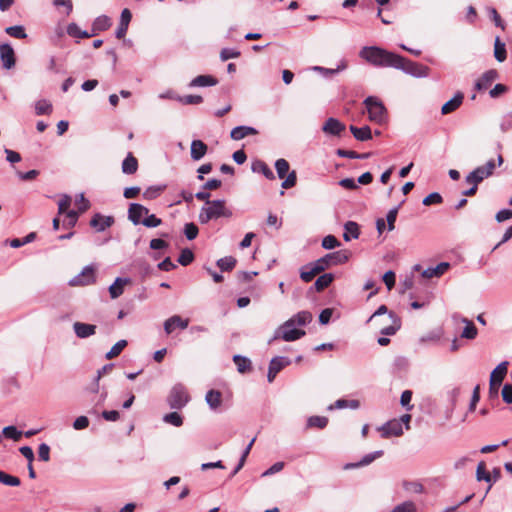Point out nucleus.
<instances>
[{"label": "nucleus", "instance_id": "23", "mask_svg": "<svg viewBox=\"0 0 512 512\" xmlns=\"http://www.w3.org/2000/svg\"><path fill=\"white\" fill-rule=\"evenodd\" d=\"M207 145L202 140H193L190 147V155L194 161L202 159L207 152Z\"/></svg>", "mask_w": 512, "mask_h": 512}, {"label": "nucleus", "instance_id": "5", "mask_svg": "<svg viewBox=\"0 0 512 512\" xmlns=\"http://www.w3.org/2000/svg\"><path fill=\"white\" fill-rule=\"evenodd\" d=\"M364 105L370 121L381 124L386 120V108L378 98L369 96L364 100Z\"/></svg>", "mask_w": 512, "mask_h": 512}, {"label": "nucleus", "instance_id": "43", "mask_svg": "<svg viewBox=\"0 0 512 512\" xmlns=\"http://www.w3.org/2000/svg\"><path fill=\"white\" fill-rule=\"evenodd\" d=\"M463 322L466 324L464 327L461 337L472 340L475 339L477 336V328L473 324V322L469 321L468 319L464 318Z\"/></svg>", "mask_w": 512, "mask_h": 512}, {"label": "nucleus", "instance_id": "31", "mask_svg": "<svg viewBox=\"0 0 512 512\" xmlns=\"http://www.w3.org/2000/svg\"><path fill=\"white\" fill-rule=\"evenodd\" d=\"M138 169V161L137 159L132 155V153H128L126 158L122 162V172L124 174H134Z\"/></svg>", "mask_w": 512, "mask_h": 512}, {"label": "nucleus", "instance_id": "57", "mask_svg": "<svg viewBox=\"0 0 512 512\" xmlns=\"http://www.w3.org/2000/svg\"><path fill=\"white\" fill-rule=\"evenodd\" d=\"M346 67H347L346 63L341 62V64L336 69H329V68H324V67H320V66H315V67H313V70L319 71L325 76H332V75L338 73L339 71L344 70Z\"/></svg>", "mask_w": 512, "mask_h": 512}, {"label": "nucleus", "instance_id": "38", "mask_svg": "<svg viewBox=\"0 0 512 512\" xmlns=\"http://www.w3.org/2000/svg\"><path fill=\"white\" fill-rule=\"evenodd\" d=\"M485 178L487 177L484 174L483 170L477 167L465 177V182L468 184H475V186H478V184L481 183Z\"/></svg>", "mask_w": 512, "mask_h": 512}, {"label": "nucleus", "instance_id": "2", "mask_svg": "<svg viewBox=\"0 0 512 512\" xmlns=\"http://www.w3.org/2000/svg\"><path fill=\"white\" fill-rule=\"evenodd\" d=\"M233 212L226 206V201L223 199H217L212 201H207L199 212V222L201 224H207L211 220H216L218 218H230L232 217Z\"/></svg>", "mask_w": 512, "mask_h": 512}, {"label": "nucleus", "instance_id": "12", "mask_svg": "<svg viewBox=\"0 0 512 512\" xmlns=\"http://www.w3.org/2000/svg\"><path fill=\"white\" fill-rule=\"evenodd\" d=\"M345 129V124L333 117L328 118L322 127L325 134L332 136H340Z\"/></svg>", "mask_w": 512, "mask_h": 512}, {"label": "nucleus", "instance_id": "41", "mask_svg": "<svg viewBox=\"0 0 512 512\" xmlns=\"http://www.w3.org/2000/svg\"><path fill=\"white\" fill-rule=\"evenodd\" d=\"M476 478L478 481L492 482V476L486 472L484 462H480L476 469ZM492 484L488 486L487 492L491 489Z\"/></svg>", "mask_w": 512, "mask_h": 512}, {"label": "nucleus", "instance_id": "62", "mask_svg": "<svg viewBox=\"0 0 512 512\" xmlns=\"http://www.w3.org/2000/svg\"><path fill=\"white\" fill-rule=\"evenodd\" d=\"M145 216L146 217L142 220V224L148 228L158 227L162 223V220L154 214H147Z\"/></svg>", "mask_w": 512, "mask_h": 512}, {"label": "nucleus", "instance_id": "26", "mask_svg": "<svg viewBox=\"0 0 512 512\" xmlns=\"http://www.w3.org/2000/svg\"><path fill=\"white\" fill-rule=\"evenodd\" d=\"M450 267L448 262H441L436 267H429L422 272V276L424 278L430 279L433 277H440L443 275Z\"/></svg>", "mask_w": 512, "mask_h": 512}, {"label": "nucleus", "instance_id": "27", "mask_svg": "<svg viewBox=\"0 0 512 512\" xmlns=\"http://www.w3.org/2000/svg\"><path fill=\"white\" fill-rule=\"evenodd\" d=\"M251 170L254 173L263 174L269 180H274L275 179V175H274L273 171L262 160H255L254 162H252Z\"/></svg>", "mask_w": 512, "mask_h": 512}, {"label": "nucleus", "instance_id": "50", "mask_svg": "<svg viewBox=\"0 0 512 512\" xmlns=\"http://www.w3.org/2000/svg\"><path fill=\"white\" fill-rule=\"evenodd\" d=\"M0 482L4 485L12 487L19 486L21 483L18 477L9 475L4 471H0Z\"/></svg>", "mask_w": 512, "mask_h": 512}, {"label": "nucleus", "instance_id": "49", "mask_svg": "<svg viewBox=\"0 0 512 512\" xmlns=\"http://www.w3.org/2000/svg\"><path fill=\"white\" fill-rule=\"evenodd\" d=\"M35 112L37 115L50 114L52 112V104L47 100H39L35 104Z\"/></svg>", "mask_w": 512, "mask_h": 512}, {"label": "nucleus", "instance_id": "45", "mask_svg": "<svg viewBox=\"0 0 512 512\" xmlns=\"http://www.w3.org/2000/svg\"><path fill=\"white\" fill-rule=\"evenodd\" d=\"M275 169L280 179H284L290 170V165L286 159L280 158L275 162Z\"/></svg>", "mask_w": 512, "mask_h": 512}, {"label": "nucleus", "instance_id": "19", "mask_svg": "<svg viewBox=\"0 0 512 512\" xmlns=\"http://www.w3.org/2000/svg\"><path fill=\"white\" fill-rule=\"evenodd\" d=\"M464 95L462 92H457L452 99L443 104L441 113L443 115L450 114L456 111L463 103Z\"/></svg>", "mask_w": 512, "mask_h": 512}, {"label": "nucleus", "instance_id": "42", "mask_svg": "<svg viewBox=\"0 0 512 512\" xmlns=\"http://www.w3.org/2000/svg\"><path fill=\"white\" fill-rule=\"evenodd\" d=\"M328 424V418L324 416H311L307 420L308 428H319L323 429Z\"/></svg>", "mask_w": 512, "mask_h": 512}, {"label": "nucleus", "instance_id": "17", "mask_svg": "<svg viewBox=\"0 0 512 512\" xmlns=\"http://www.w3.org/2000/svg\"><path fill=\"white\" fill-rule=\"evenodd\" d=\"M131 18L132 14L130 10L127 8L123 9L120 16L119 26L115 31L116 38L122 39L126 35Z\"/></svg>", "mask_w": 512, "mask_h": 512}, {"label": "nucleus", "instance_id": "24", "mask_svg": "<svg viewBox=\"0 0 512 512\" xmlns=\"http://www.w3.org/2000/svg\"><path fill=\"white\" fill-rule=\"evenodd\" d=\"M258 131L250 126H237L234 127L230 132V137L235 140H241L250 135H256Z\"/></svg>", "mask_w": 512, "mask_h": 512}, {"label": "nucleus", "instance_id": "9", "mask_svg": "<svg viewBox=\"0 0 512 512\" xmlns=\"http://www.w3.org/2000/svg\"><path fill=\"white\" fill-rule=\"evenodd\" d=\"M498 78H499V73L496 69L487 70L475 81L474 89L477 91H485Z\"/></svg>", "mask_w": 512, "mask_h": 512}, {"label": "nucleus", "instance_id": "14", "mask_svg": "<svg viewBox=\"0 0 512 512\" xmlns=\"http://www.w3.org/2000/svg\"><path fill=\"white\" fill-rule=\"evenodd\" d=\"M149 210L138 203H131L128 209V219L134 224L138 225L142 223V216L147 215Z\"/></svg>", "mask_w": 512, "mask_h": 512}, {"label": "nucleus", "instance_id": "30", "mask_svg": "<svg viewBox=\"0 0 512 512\" xmlns=\"http://www.w3.org/2000/svg\"><path fill=\"white\" fill-rule=\"evenodd\" d=\"M111 26V20L108 16L102 15L97 17L92 24V33L97 35L101 31L107 30Z\"/></svg>", "mask_w": 512, "mask_h": 512}, {"label": "nucleus", "instance_id": "46", "mask_svg": "<svg viewBox=\"0 0 512 512\" xmlns=\"http://www.w3.org/2000/svg\"><path fill=\"white\" fill-rule=\"evenodd\" d=\"M127 341L126 340H119L118 342H116L112 348L106 353V358L107 359H113L115 357H117L118 355H120V353L123 351V349L127 346Z\"/></svg>", "mask_w": 512, "mask_h": 512}, {"label": "nucleus", "instance_id": "4", "mask_svg": "<svg viewBox=\"0 0 512 512\" xmlns=\"http://www.w3.org/2000/svg\"><path fill=\"white\" fill-rule=\"evenodd\" d=\"M189 401L187 388L182 383L175 384L167 397V403L171 409H182Z\"/></svg>", "mask_w": 512, "mask_h": 512}, {"label": "nucleus", "instance_id": "37", "mask_svg": "<svg viewBox=\"0 0 512 512\" xmlns=\"http://www.w3.org/2000/svg\"><path fill=\"white\" fill-rule=\"evenodd\" d=\"M494 57L498 62H504L507 58L505 43L499 37H496L494 43Z\"/></svg>", "mask_w": 512, "mask_h": 512}, {"label": "nucleus", "instance_id": "39", "mask_svg": "<svg viewBox=\"0 0 512 512\" xmlns=\"http://www.w3.org/2000/svg\"><path fill=\"white\" fill-rule=\"evenodd\" d=\"M360 403L358 400H346V399H338L334 402V404L330 405L328 407L329 410L333 409H343V408H351V409H357L359 408Z\"/></svg>", "mask_w": 512, "mask_h": 512}, {"label": "nucleus", "instance_id": "51", "mask_svg": "<svg viewBox=\"0 0 512 512\" xmlns=\"http://www.w3.org/2000/svg\"><path fill=\"white\" fill-rule=\"evenodd\" d=\"M177 101L183 105H197L203 102V98L200 95H185L177 98Z\"/></svg>", "mask_w": 512, "mask_h": 512}, {"label": "nucleus", "instance_id": "59", "mask_svg": "<svg viewBox=\"0 0 512 512\" xmlns=\"http://www.w3.org/2000/svg\"><path fill=\"white\" fill-rule=\"evenodd\" d=\"M199 233L198 227L194 223H186L184 226V234L188 240H193Z\"/></svg>", "mask_w": 512, "mask_h": 512}, {"label": "nucleus", "instance_id": "13", "mask_svg": "<svg viewBox=\"0 0 512 512\" xmlns=\"http://www.w3.org/2000/svg\"><path fill=\"white\" fill-rule=\"evenodd\" d=\"M114 223L112 216H103L100 213H96L90 220V226L97 232H103Z\"/></svg>", "mask_w": 512, "mask_h": 512}, {"label": "nucleus", "instance_id": "63", "mask_svg": "<svg viewBox=\"0 0 512 512\" xmlns=\"http://www.w3.org/2000/svg\"><path fill=\"white\" fill-rule=\"evenodd\" d=\"M443 198L438 192L430 193L428 196H426L422 203L425 206H430L432 204H440L442 203Z\"/></svg>", "mask_w": 512, "mask_h": 512}, {"label": "nucleus", "instance_id": "29", "mask_svg": "<svg viewBox=\"0 0 512 512\" xmlns=\"http://www.w3.org/2000/svg\"><path fill=\"white\" fill-rule=\"evenodd\" d=\"M350 131L358 141H367L372 139V132L369 126L358 128L354 125L350 126Z\"/></svg>", "mask_w": 512, "mask_h": 512}, {"label": "nucleus", "instance_id": "21", "mask_svg": "<svg viewBox=\"0 0 512 512\" xmlns=\"http://www.w3.org/2000/svg\"><path fill=\"white\" fill-rule=\"evenodd\" d=\"M388 318L390 320V324L385 327H382L380 329V333L382 335L391 336V335H394L400 329L401 320L394 312H389Z\"/></svg>", "mask_w": 512, "mask_h": 512}, {"label": "nucleus", "instance_id": "36", "mask_svg": "<svg viewBox=\"0 0 512 512\" xmlns=\"http://www.w3.org/2000/svg\"><path fill=\"white\" fill-rule=\"evenodd\" d=\"M67 34L74 38H90L93 35V33H89L85 30H82L76 23H70L67 26Z\"/></svg>", "mask_w": 512, "mask_h": 512}, {"label": "nucleus", "instance_id": "35", "mask_svg": "<svg viewBox=\"0 0 512 512\" xmlns=\"http://www.w3.org/2000/svg\"><path fill=\"white\" fill-rule=\"evenodd\" d=\"M312 314L308 311H300L294 316H292L289 320L293 321L295 326H306L312 321Z\"/></svg>", "mask_w": 512, "mask_h": 512}, {"label": "nucleus", "instance_id": "18", "mask_svg": "<svg viewBox=\"0 0 512 512\" xmlns=\"http://www.w3.org/2000/svg\"><path fill=\"white\" fill-rule=\"evenodd\" d=\"M131 283L130 278L117 277L113 284L109 286V294L112 299L120 297L126 285Z\"/></svg>", "mask_w": 512, "mask_h": 512}, {"label": "nucleus", "instance_id": "25", "mask_svg": "<svg viewBox=\"0 0 512 512\" xmlns=\"http://www.w3.org/2000/svg\"><path fill=\"white\" fill-rule=\"evenodd\" d=\"M218 83V80L211 75H199L191 80L189 83L190 88L194 87H209L215 86Z\"/></svg>", "mask_w": 512, "mask_h": 512}, {"label": "nucleus", "instance_id": "20", "mask_svg": "<svg viewBox=\"0 0 512 512\" xmlns=\"http://www.w3.org/2000/svg\"><path fill=\"white\" fill-rule=\"evenodd\" d=\"M508 362L504 361L500 363L490 375V386H500L506 373H507Z\"/></svg>", "mask_w": 512, "mask_h": 512}, {"label": "nucleus", "instance_id": "1", "mask_svg": "<svg viewBox=\"0 0 512 512\" xmlns=\"http://www.w3.org/2000/svg\"><path fill=\"white\" fill-rule=\"evenodd\" d=\"M360 57L377 67H392L395 68L401 55L390 52L378 46L363 47L359 53Z\"/></svg>", "mask_w": 512, "mask_h": 512}, {"label": "nucleus", "instance_id": "60", "mask_svg": "<svg viewBox=\"0 0 512 512\" xmlns=\"http://www.w3.org/2000/svg\"><path fill=\"white\" fill-rule=\"evenodd\" d=\"M339 245H340V242L333 235H327L322 240V247L327 250L334 249V248L338 247Z\"/></svg>", "mask_w": 512, "mask_h": 512}, {"label": "nucleus", "instance_id": "47", "mask_svg": "<svg viewBox=\"0 0 512 512\" xmlns=\"http://www.w3.org/2000/svg\"><path fill=\"white\" fill-rule=\"evenodd\" d=\"M163 421L175 427H180L183 425V418L178 412H170L168 414H165L163 417Z\"/></svg>", "mask_w": 512, "mask_h": 512}, {"label": "nucleus", "instance_id": "55", "mask_svg": "<svg viewBox=\"0 0 512 512\" xmlns=\"http://www.w3.org/2000/svg\"><path fill=\"white\" fill-rule=\"evenodd\" d=\"M194 259V254L193 252L188 249V248H185L183 249L181 252H180V255L178 257V262L182 265V266H187L189 265Z\"/></svg>", "mask_w": 512, "mask_h": 512}, {"label": "nucleus", "instance_id": "58", "mask_svg": "<svg viewBox=\"0 0 512 512\" xmlns=\"http://www.w3.org/2000/svg\"><path fill=\"white\" fill-rule=\"evenodd\" d=\"M508 90H509L508 86L499 83V84H496L492 89H490L489 96L492 99H496V98H499L500 96L504 95L505 93H507Z\"/></svg>", "mask_w": 512, "mask_h": 512}, {"label": "nucleus", "instance_id": "56", "mask_svg": "<svg viewBox=\"0 0 512 512\" xmlns=\"http://www.w3.org/2000/svg\"><path fill=\"white\" fill-rule=\"evenodd\" d=\"M296 182H297V174H296L295 170H292L287 173L281 186L283 189H290L296 185Z\"/></svg>", "mask_w": 512, "mask_h": 512}, {"label": "nucleus", "instance_id": "11", "mask_svg": "<svg viewBox=\"0 0 512 512\" xmlns=\"http://www.w3.org/2000/svg\"><path fill=\"white\" fill-rule=\"evenodd\" d=\"M0 60L5 69L9 70L15 66V52L10 44L4 43L0 45Z\"/></svg>", "mask_w": 512, "mask_h": 512}, {"label": "nucleus", "instance_id": "22", "mask_svg": "<svg viewBox=\"0 0 512 512\" xmlns=\"http://www.w3.org/2000/svg\"><path fill=\"white\" fill-rule=\"evenodd\" d=\"M321 269L319 268V266L317 265V263L314 261L312 263H309L305 266H303L301 268V271H300V278L304 281V282H310L313 280V278L321 273Z\"/></svg>", "mask_w": 512, "mask_h": 512}, {"label": "nucleus", "instance_id": "3", "mask_svg": "<svg viewBox=\"0 0 512 512\" xmlns=\"http://www.w3.org/2000/svg\"><path fill=\"white\" fill-rule=\"evenodd\" d=\"M305 334L304 330L296 328L293 321L287 320L275 330L272 339L268 343L270 344L277 339H282L286 342L296 341Z\"/></svg>", "mask_w": 512, "mask_h": 512}, {"label": "nucleus", "instance_id": "8", "mask_svg": "<svg viewBox=\"0 0 512 512\" xmlns=\"http://www.w3.org/2000/svg\"><path fill=\"white\" fill-rule=\"evenodd\" d=\"M95 269L88 265L83 268V270L69 280L70 286H85L89 284H93L95 282Z\"/></svg>", "mask_w": 512, "mask_h": 512}, {"label": "nucleus", "instance_id": "33", "mask_svg": "<svg viewBox=\"0 0 512 512\" xmlns=\"http://www.w3.org/2000/svg\"><path fill=\"white\" fill-rule=\"evenodd\" d=\"M233 362L237 366V370L239 373H246L252 369L251 360L242 355H234Z\"/></svg>", "mask_w": 512, "mask_h": 512}, {"label": "nucleus", "instance_id": "6", "mask_svg": "<svg viewBox=\"0 0 512 512\" xmlns=\"http://www.w3.org/2000/svg\"><path fill=\"white\" fill-rule=\"evenodd\" d=\"M395 69L401 70L404 73L417 78L427 77L430 71L427 66L413 62L403 56H401V61H399V64L396 65Z\"/></svg>", "mask_w": 512, "mask_h": 512}, {"label": "nucleus", "instance_id": "48", "mask_svg": "<svg viewBox=\"0 0 512 512\" xmlns=\"http://www.w3.org/2000/svg\"><path fill=\"white\" fill-rule=\"evenodd\" d=\"M5 32L14 38L17 39H24L27 37V34L25 32V29L21 25H15V26H9L5 29Z\"/></svg>", "mask_w": 512, "mask_h": 512}, {"label": "nucleus", "instance_id": "7", "mask_svg": "<svg viewBox=\"0 0 512 512\" xmlns=\"http://www.w3.org/2000/svg\"><path fill=\"white\" fill-rule=\"evenodd\" d=\"M349 259V253L347 250H339L332 253H328L324 255L323 257L317 259L315 262L323 272L325 269L344 264Z\"/></svg>", "mask_w": 512, "mask_h": 512}, {"label": "nucleus", "instance_id": "15", "mask_svg": "<svg viewBox=\"0 0 512 512\" xmlns=\"http://www.w3.org/2000/svg\"><path fill=\"white\" fill-rule=\"evenodd\" d=\"M188 324V319H183L179 315H173L164 322V330L166 334H171L176 327L186 329Z\"/></svg>", "mask_w": 512, "mask_h": 512}, {"label": "nucleus", "instance_id": "61", "mask_svg": "<svg viewBox=\"0 0 512 512\" xmlns=\"http://www.w3.org/2000/svg\"><path fill=\"white\" fill-rule=\"evenodd\" d=\"M240 56V51L233 48H223L220 52V59L222 61H227L229 59L238 58Z\"/></svg>", "mask_w": 512, "mask_h": 512}, {"label": "nucleus", "instance_id": "52", "mask_svg": "<svg viewBox=\"0 0 512 512\" xmlns=\"http://www.w3.org/2000/svg\"><path fill=\"white\" fill-rule=\"evenodd\" d=\"M2 433L6 438L12 439L14 441H19L23 435V433L17 430L15 426L4 427Z\"/></svg>", "mask_w": 512, "mask_h": 512}, {"label": "nucleus", "instance_id": "40", "mask_svg": "<svg viewBox=\"0 0 512 512\" xmlns=\"http://www.w3.org/2000/svg\"><path fill=\"white\" fill-rule=\"evenodd\" d=\"M334 280V275L332 273H325L317 278L314 283L315 289L317 291H322L327 288Z\"/></svg>", "mask_w": 512, "mask_h": 512}, {"label": "nucleus", "instance_id": "16", "mask_svg": "<svg viewBox=\"0 0 512 512\" xmlns=\"http://www.w3.org/2000/svg\"><path fill=\"white\" fill-rule=\"evenodd\" d=\"M96 328V325L83 322H75L73 324L74 333L80 339H85L94 335L96 333Z\"/></svg>", "mask_w": 512, "mask_h": 512}, {"label": "nucleus", "instance_id": "28", "mask_svg": "<svg viewBox=\"0 0 512 512\" xmlns=\"http://www.w3.org/2000/svg\"><path fill=\"white\" fill-rule=\"evenodd\" d=\"M206 403L211 410H217L222 404V393L218 390H209L205 396Z\"/></svg>", "mask_w": 512, "mask_h": 512}, {"label": "nucleus", "instance_id": "54", "mask_svg": "<svg viewBox=\"0 0 512 512\" xmlns=\"http://www.w3.org/2000/svg\"><path fill=\"white\" fill-rule=\"evenodd\" d=\"M391 512H417V508L414 502L405 501L401 504L396 505Z\"/></svg>", "mask_w": 512, "mask_h": 512}, {"label": "nucleus", "instance_id": "10", "mask_svg": "<svg viewBox=\"0 0 512 512\" xmlns=\"http://www.w3.org/2000/svg\"><path fill=\"white\" fill-rule=\"evenodd\" d=\"M378 430L381 432L383 438H389L391 436L398 437L403 434V426H401V421H397V419L387 421L379 427Z\"/></svg>", "mask_w": 512, "mask_h": 512}, {"label": "nucleus", "instance_id": "53", "mask_svg": "<svg viewBox=\"0 0 512 512\" xmlns=\"http://www.w3.org/2000/svg\"><path fill=\"white\" fill-rule=\"evenodd\" d=\"M384 454V451L383 450H377V451H374L372 453H369V454H366L365 456H363L361 458V460L359 461L360 462V465L361 467H364V466H367L369 464H371L374 460H376L377 458H380L382 457Z\"/></svg>", "mask_w": 512, "mask_h": 512}, {"label": "nucleus", "instance_id": "34", "mask_svg": "<svg viewBox=\"0 0 512 512\" xmlns=\"http://www.w3.org/2000/svg\"><path fill=\"white\" fill-rule=\"evenodd\" d=\"M344 229L345 232L343 234V238L345 241H350L351 239H357L359 237V226L356 222H346Z\"/></svg>", "mask_w": 512, "mask_h": 512}, {"label": "nucleus", "instance_id": "44", "mask_svg": "<svg viewBox=\"0 0 512 512\" xmlns=\"http://www.w3.org/2000/svg\"><path fill=\"white\" fill-rule=\"evenodd\" d=\"M236 259L232 256H226L217 260L216 265L221 271H231L236 265Z\"/></svg>", "mask_w": 512, "mask_h": 512}, {"label": "nucleus", "instance_id": "32", "mask_svg": "<svg viewBox=\"0 0 512 512\" xmlns=\"http://www.w3.org/2000/svg\"><path fill=\"white\" fill-rule=\"evenodd\" d=\"M290 363L291 360L289 358L283 356H276L271 359L268 368L278 374L283 368L290 365Z\"/></svg>", "mask_w": 512, "mask_h": 512}, {"label": "nucleus", "instance_id": "64", "mask_svg": "<svg viewBox=\"0 0 512 512\" xmlns=\"http://www.w3.org/2000/svg\"><path fill=\"white\" fill-rule=\"evenodd\" d=\"M398 209H399V207H394V208L390 209L387 213L386 220H387V226H388L389 231H392L395 228V221L397 218Z\"/></svg>", "mask_w": 512, "mask_h": 512}]
</instances>
